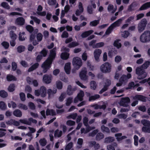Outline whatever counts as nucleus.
Instances as JSON below:
<instances>
[{
  "label": "nucleus",
  "mask_w": 150,
  "mask_h": 150,
  "mask_svg": "<svg viewBox=\"0 0 150 150\" xmlns=\"http://www.w3.org/2000/svg\"><path fill=\"white\" fill-rule=\"evenodd\" d=\"M104 45V43L103 42H100L96 44L93 45V48H99L103 47Z\"/></svg>",
  "instance_id": "obj_46"
},
{
  "label": "nucleus",
  "mask_w": 150,
  "mask_h": 150,
  "mask_svg": "<svg viewBox=\"0 0 150 150\" xmlns=\"http://www.w3.org/2000/svg\"><path fill=\"white\" fill-rule=\"evenodd\" d=\"M102 53V51L99 49H96L94 52V56L95 60L97 62L99 61V57Z\"/></svg>",
  "instance_id": "obj_13"
},
{
  "label": "nucleus",
  "mask_w": 150,
  "mask_h": 150,
  "mask_svg": "<svg viewBox=\"0 0 150 150\" xmlns=\"http://www.w3.org/2000/svg\"><path fill=\"white\" fill-rule=\"evenodd\" d=\"M131 77V75L130 74L128 73L127 76L123 75L120 79V82L117 83L116 86H121L122 84L127 83L129 79Z\"/></svg>",
  "instance_id": "obj_6"
},
{
  "label": "nucleus",
  "mask_w": 150,
  "mask_h": 150,
  "mask_svg": "<svg viewBox=\"0 0 150 150\" xmlns=\"http://www.w3.org/2000/svg\"><path fill=\"white\" fill-rule=\"evenodd\" d=\"M79 9L77 10L76 12V14L77 16H79L82 13L83 11V8L82 4L80 2L79 4Z\"/></svg>",
  "instance_id": "obj_19"
},
{
  "label": "nucleus",
  "mask_w": 150,
  "mask_h": 150,
  "mask_svg": "<svg viewBox=\"0 0 150 150\" xmlns=\"http://www.w3.org/2000/svg\"><path fill=\"white\" fill-rule=\"evenodd\" d=\"M122 136V134L121 133H117L115 134L116 139L118 142H120L122 140L126 138L125 136Z\"/></svg>",
  "instance_id": "obj_26"
},
{
  "label": "nucleus",
  "mask_w": 150,
  "mask_h": 150,
  "mask_svg": "<svg viewBox=\"0 0 150 150\" xmlns=\"http://www.w3.org/2000/svg\"><path fill=\"white\" fill-rule=\"evenodd\" d=\"M101 129L102 131L103 132H105L107 133H109L110 132L109 129L104 125H102L101 127Z\"/></svg>",
  "instance_id": "obj_48"
},
{
  "label": "nucleus",
  "mask_w": 150,
  "mask_h": 150,
  "mask_svg": "<svg viewBox=\"0 0 150 150\" xmlns=\"http://www.w3.org/2000/svg\"><path fill=\"white\" fill-rule=\"evenodd\" d=\"M35 38V35L33 34H31L30 37V40L31 41H33V43L34 45H36L38 44V42L36 40H34V39Z\"/></svg>",
  "instance_id": "obj_41"
},
{
  "label": "nucleus",
  "mask_w": 150,
  "mask_h": 150,
  "mask_svg": "<svg viewBox=\"0 0 150 150\" xmlns=\"http://www.w3.org/2000/svg\"><path fill=\"white\" fill-rule=\"evenodd\" d=\"M19 121L22 124L29 125H31L32 123L36 124L37 122V121L32 117H30L28 119L26 118L20 119Z\"/></svg>",
  "instance_id": "obj_8"
},
{
  "label": "nucleus",
  "mask_w": 150,
  "mask_h": 150,
  "mask_svg": "<svg viewBox=\"0 0 150 150\" xmlns=\"http://www.w3.org/2000/svg\"><path fill=\"white\" fill-rule=\"evenodd\" d=\"M117 9V7L115 6V7L113 5L109 4L108 7V11L110 13H114Z\"/></svg>",
  "instance_id": "obj_23"
},
{
  "label": "nucleus",
  "mask_w": 150,
  "mask_h": 150,
  "mask_svg": "<svg viewBox=\"0 0 150 150\" xmlns=\"http://www.w3.org/2000/svg\"><path fill=\"white\" fill-rule=\"evenodd\" d=\"M129 35V33L127 31H125L122 33V36L124 38H127Z\"/></svg>",
  "instance_id": "obj_53"
},
{
  "label": "nucleus",
  "mask_w": 150,
  "mask_h": 150,
  "mask_svg": "<svg viewBox=\"0 0 150 150\" xmlns=\"http://www.w3.org/2000/svg\"><path fill=\"white\" fill-rule=\"evenodd\" d=\"M83 142V139L82 138L78 139L77 141V145L76 146L77 148L80 149L82 147Z\"/></svg>",
  "instance_id": "obj_33"
},
{
  "label": "nucleus",
  "mask_w": 150,
  "mask_h": 150,
  "mask_svg": "<svg viewBox=\"0 0 150 150\" xmlns=\"http://www.w3.org/2000/svg\"><path fill=\"white\" fill-rule=\"evenodd\" d=\"M46 114L47 115H56V112L54 111L53 110L47 109L46 111Z\"/></svg>",
  "instance_id": "obj_35"
},
{
  "label": "nucleus",
  "mask_w": 150,
  "mask_h": 150,
  "mask_svg": "<svg viewBox=\"0 0 150 150\" xmlns=\"http://www.w3.org/2000/svg\"><path fill=\"white\" fill-rule=\"evenodd\" d=\"M76 89V88L72 89L70 85L68 86L67 90V94L69 95H70L72 94L74 91H75Z\"/></svg>",
  "instance_id": "obj_30"
},
{
  "label": "nucleus",
  "mask_w": 150,
  "mask_h": 150,
  "mask_svg": "<svg viewBox=\"0 0 150 150\" xmlns=\"http://www.w3.org/2000/svg\"><path fill=\"white\" fill-rule=\"evenodd\" d=\"M134 100H138L142 101L145 102L146 101V98L141 95H137L133 97Z\"/></svg>",
  "instance_id": "obj_22"
},
{
  "label": "nucleus",
  "mask_w": 150,
  "mask_h": 150,
  "mask_svg": "<svg viewBox=\"0 0 150 150\" xmlns=\"http://www.w3.org/2000/svg\"><path fill=\"white\" fill-rule=\"evenodd\" d=\"M90 86L91 89L95 90L96 88L97 85L94 81H92L90 83Z\"/></svg>",
  "instance_id": "obj_40"
},
{
  "label": "nucleus",
  "mask_w": 150,
  "mask_h": 150,
  "mask_svg": "<svg viewBox=\"0 0 150 150\" xmlns=\"http://www.w3.org/2000/svg\"><path fill=\"white\" fill-rule=\"evenodd\" d=\"M79 44L76 42H73L69 43L68 46L70 48L78 46Z\"/></svg>",
  "instance_id": "obj_54"
},
{
  "label": "nucleus",
  "mask_w": 150,
  "mask_h": 150,
  "mask_svg": "<svg viewBox=\"0 0 150 150\" xmlns=\"http://www.w3.org/2000/svg\"><path fill=\"white\" fill-rule=\"evenodd\" d=\"M114 141V139L113 137H106L105 139V142L107 143H109L112 142Z\"/></svg>",
  "instance_id": "obj_39"
},
{
  "label": "nucleus",
  "mask_w": 150,
  "mask_h": 150,
  "mask_svg": "<svg viewBox=\"0 0 150 150\" xmlns=\"http://www.w3.org/2000/svg\"><path fill=\"white\" fill-rule=\"evenodd\" d=\"M15 89V86L14 84H11L8 88V90L10 92H13Z\"/></svg>",
  "instance_id": "obj_62"
},
{
  "label": "nucleus",
  "mask_w": 150,
  "mask_h": 150,
  "mask_svg": "<svg viewBox=\"0 0 150 150\" xmlns=\"http://www.w3.org/2000/svg\"><path fill=\"white\" fill-rule=\"evenodd\" d=\"M62 131L57 129L55 132L54 136L55 137H59L62 136Z\"/></svg>",
  "instance_id": "obj_42"
},
{
  "label": "nucleus",
  "mask_w": 150,
  "mask_h": 150,
  "mask_svg": "<svg viewBox=\"0 0 150 150\" xmlns=\"http://www.w3.org/2000/svg\"><path fill=\"white\" fill-rule=\"evenodd\" d=\"M18 107L19 108L26 110L28 109V107L22 103H20L18 105Z\"/></svg>",
  "instance_id": "obj_55"
},
{
  "label": "nucleus",
  "mask_w": 150,
  "mask_h": 150,
  "mask_svg": "<svg viewBox=\"0 0 150 150\" xmlns=\"http://www.w3.org/2000/svg\"><path fill=\"white\" fill-rule=\"evenodd\" d=\"M87 69L86 68L84 67L82 68L79 74V76L81 79L83 80L88 79V77L86 76Z\"/></svg>",
  "instance_id": "obj_11"
},
{
  "label": "nucleus",
  "mask_w": 150,
  "mask_h": 150,
  "mask_svg": "<svg viewBox=\"0 0 150 150\" xmlns=\"http://www.w3.org/2000/svg\"><path fill=\"white\" fill-rule=\"evenodd\" d=\"M149 64L150 62L148 61H146L141 67L137 68L136 71V74L138 75V79H142L146 76L147 74L143 69H147Z\"/></svg>",
  "instance_id": "obj_2"
},
{
  "label": "nucleus",
  "mask_w": 150,
  "mask_h": 150,
  "mask_svg": "<svg viewBox=\"0 0 150 150\" xmlns=\"http://www.w3.org/2000/svg\"><path fill=\"white\" fill-rule=\"evenodd\" d=\"M25 23V20L22 17H19L17 19L16 23L19 25H23Z\"/></svg>",
  "instance_id": "obj_25"
},
{
  "label": "nucleus",
  "mask_w": 150,
  "mask_h": 150,
  "mask_svg": "<svg viewBox=\"0 0 150 150\" xmlns=\"http://www.w3.org/2000/svg\"><path fill=\"white\" fill-rule=\"evenodd\" d=\"M110 81L109 79L107 80L106 82L105 83V84L103 88L100 91L99 93L100 94H102L103 92L106 91L108 88V87L110 85Z\"/></svg>",
  "instance_id": "obj_15"
},
{
  "label": "nucleus",
  "mask_w": 150,
  "mask_h": 150,
  "mask_svg": "<svg viewBox=\"0 0 150 150\" xmlns=\"http://www.w3.org/2000/svg\"><path fill=\"white\" fill-rule=\"evenodd\" d=\"M141 123L143 125L147 127H150V122L148 120H142Z\"/></svg>",
  "instance_id": "obj_34"
},
{
  "label": "nucleus",
  "mask_w": 150,
  "mask_h": 150,
  "mask_svg": "<svg viewBox=\"0 0 150 150\" xmlns=\"http://www.w3.org/2000/svg\"><path fill=\"white\" fill-rule=\"evenodd\" d=\"M39 143L42 146H45L47 144V141L45 138L41 139L39 140Z\"/></svg>",
  "instance_id": "obj_51"
},
{
  "label": "nucleus",
  "mask_w": 150,
  "mask_h": 150,
  "mask_svg": "<svg viewBox=\"0 0 150 150\" xmlns=\"http://www.w3.org/2000/svg\"><path fill=\"white\" fill-rule=\"evenodd\" d=\"M52 79V76L51 75H44L43 76V81L45 83L49 84L51 81Z\"/></svg>",
  "instance_id": "obj_17"
},
{
  "label": "nucleus",
  "mask_w": 150,
  "mask_h": 150,
  "mask_svg": "<svg viewBox=\"0 0 150 150\" xmlns=\"http://www.w3.org/2000/svg\"><path fill=\"white\" fill-rule=\"evenodd\" d=\"M70 65L71 63L70 62L67 63L65 64L64 69L65 71L67 74H69L70 70Z\"/></svg>",
  "instance_id": "obj_28"
},
{
  "label": "nucleus",
  "mask_w": 150,
  "mask_h": 150,
  "mask_svg": "<svg viewBox=\"0 0 150 150\" xmlns=\"http://www.w3.org/2000/svg\"><path fill=\"white\" fill-rule=\"evenodd\" d=\"M60 79L62 81L65 82H68V79L67 78H66L64 77V74L60 73Z\"/></svg>",
  "instance_id": "obj_44"
},
{
  "label": "nucleus",
  "mask_w": 150,
  "mask_h": 150,
  "mask_svg": "<svg viewBox=\"0 0 150 150\" xmlns=\"http://www.w3.org/2000/svg\"><path fill=\"white\" fill-rule=\"evenodd\" d=\"M8 96L7 93L4 90H1L0 91V96L3 98L6 97Z\"/></svg>",
  "instance_id": "obj_58"
},
{
  "label": "nucleus",
  "mask_w": 150,
  "mask_h": 150,
  "mask_svg": "<svg viewBox=\"0 0 150 150\" xmlns=\"http://www.w3.org/2000/svg\"><path fill=\"white\" fill-rule=\"evenodd\" d=\"M93 32V31L92 30L86 31L82 34L81 36L83 38H86L92 33Z\"/></svg>",
  "instance_id": "obj_29"
},
{
  "label": "nucleus",
  "mask_w": 150,
  "mask_h": 150,
  "mask_svg": "<svg viewBox=\"0 0 150 150\" xmlns=\"http://www.w3.org/2000/svg\"><path fill=\"white\" fill-rule=\"evenodd\" d=\"M19 39L20 40L23 41L25 39V33L23 32L22 33H20L19 34Z\"/></svg>",
  "instance_id": "obj_61"
},
{
  "label": "nucleus",
  "mask_w": 150,
  "mask_h": 150,
  "mask_svg": "<svg viewBox=\"0 0 150 150\" xmlns=\"http://www.w3.org/2000/svg\"><path fill=\"white\" fill-rule=\"evenodd\" d=\"M39 65L38 63H36L33 65L28 70V71L30 72L33 71L35 69L38 67Z\"/></svg>",
  "instance_id": "obj_50"
},
{
  "label": "nucleus",
  "mask_w": 150,
  "mask_h": 150,
  "mask_svg": "<svg viewBox=\"0 0 150 150\" xmlns=\"http://www.w3.org/2000/svg\"><path fill=\"white\" fill-rule=\"evenodd\" d=\"M48 4L50 5L53 6L55 5H56L55 6V8H57L58 7V4L57 3L56 0H48Z\"/></svg>",
  "instance_id": "obj_36"
},
{
  "label": "nucleus",
  "mask_w": 150,
  "mask_h": 150,
  "mask_svg": "<svg viewBox=\"0 0 150 150\" xmlns=\"http://www.w3.org/2000/svg\"><path fill=\"white\" fill-rule=\"evenodd\" d=\"M104 137V135L101 133H98L96 136V139L97 140H100Z\"/></svg>",
  "instance_id": "obj_43"
},
{
  "label": "nucleus",
  "mask_w": 150,
  "mask_h": 150,
  "mask_svg": "<svg viewBox=\"0 0 150 150\" xmlns=\"http://www.w3.org/2000/svg\"><path fill=\"white\" fill-rule=\"evenodd\" d=\"M25 47L23 46H20L17 48L18 52L19 53H21L24 51Z\"/></svg>",
  "instance_id": "obj_64"
},
{
  "label": "nucleus",
  "mask_w": 150,
  "mask_h": 150,
  "mask_svg": "<svg viewBox=\"0 0 150 150\" xmlns=\"http://www.w3.org/2000/svg\"><path fill=\"white\" fill-rule=\"evenodd\" d=\"M147 23V21L146 19H142L138 25V30L139 32H142L144 30Z\"/></svg>",
  "instance_id": "obj_9"
},
{
  "label": "nucleus",
  "mask_w": 150,
  "mask_h": 150,
  "mask_svg": "<svg viewBox=\"0 0 150 150\" xmlns=\"http://www.w3.org/2000/svg\"><path fill=\"white\" fill-rule=\"evenodd\" d=\"M13 114L15 116L18 117H20L22 115V113L21 111L17 109L14 110L13 112Z\"/></svg>",
  "instance_id": "obj_31"
},
{
  "label": "nucleus",
  "mask_w": 150,
  "mask_h": 150,
  "mask_svg": "<svg viewBox=\"0 0 150 150\" xmlns=\"http://www.w3.org/2000/svg\"><path fill=\"white\" fill-rule=\"evenodd\" d=\"M149 8H150V1L143 4L140 8L139 10L140 11L146 10Z\"/></svg>",
  "instance_id": "obj_20"
},
{
  "label": "nucleus",
  "mask_w": 150,
  "mask_h": 150,
  "mask_svg": "<svg viewBox=\"0 0 150 150\" xmlns=\"http://www.w3.org/2000/svg\"><path fill=\"white\" fill-rule=\"evenodd\" d=\"M88 118L86 117H84L83 119V123L86 127L85 129L84 128H81V134H86L92 130L94 129L95 128L94 127H90L88 125Z\"/></svg>",
  "instance_id": "obj_3"
},
{
  "label": "nucleus",
  "mask_w": 150,
  "mask_h": 150,
  "mask_svg": "<svg viewBox=\"0 0 150 150\" xmlns=\"http://www.w3.org/2000/svg\"><path fill=\"white\" fill-rule=\"evenodd\" d=\"M130 101V99L128 97L122 98L119 103L120 105L124 107H127Z\"/></svg>",
  "instance_id": "obj_10"
},
{
  "label": "nucleus",
  "mask_w": 150,
  "mask_h": 150,
  "mask_svg": "<svg viewBox=\"0 0 150 150\" xmlns=\"http://www.w3.org/2000/svg\"><path fill=\"white\" fill-rule=\"evenodd\" d=\"M42 9V7L41 5H39L37 8V14L40 16H44L46 14V13L45 11L41 12Z\"/></svg>",
  "instance_id": "obj_21"
},
{
  "label": "nucleus",
  "mask_w": 150,
  "mask_h": 150,
  "mask_svg": "<svg viewBox=\"0 0 150 150\" xmlns=\"http://www.w3.org/2000/svg\"><path fill=\"white\" fill-rule=\"evenodd\" d=\"M72 64L74 68L76 69L80 68L82 65V62L81 59L77 57L73 58Z\"/></svg>",
  "instance_id": "obj_7"
},
{
  "label": "nucleus",
  "mask_w": 150,
  "mask_h": 150,
  "mask_svg": "<svg viewBox=\"0 0 150 150\" xmlns=\"http://www.w3.org/2000/svg\"><path fill=\"white\" fill-rule=\"evenodd\" d=\"M100 97L99 95L96 94L93 96H91L89 97V100L90 101L94 100Z\"/></svg>",
  "instance_id": "obj_45"
},
{
  "label": "nucleus",
  "mask_w": 150,
  "mask_h": 150,
  "mask_svg": "<svg viewBox=\"0 0 150 150\" xmlns=\"http://www.w3.org/2000/svg\"><path fill=\"white\" fill-rule=\"evenodd\" d=\"M46 88L44 86H41L40 89V95L42 97H44L46 95Z\"/></svg>",
  "instance_id": "obj_27"
},
{
  "label": "nucleus",
  "mask_w": 150,
  "mask_h": 150,
  "mask_svg": "<svg viewBox=\"0 0 150 150\" xmlns=\"http://www.w3.org/2000/svg\"><path fill=\"white\" fill-rule=\"evenodd\" d=\"M91 106L94 107L95 109H104L106 107V104L104 103V104L102 105H100L97 104H95L91 105Z\"/></svg>",
  "instance_id": "obj_24"
},
{
  "label": "nucleus",
  "mask_w": 150,
  "mask_h": 150,
  "mask_svg": "<svg viewBox=\"0 0 150 150\" xmlns=\"http://www.w3.org/2000/svg\"><path fill=\"white\" fill-rule=\"evenodd\" d=\"M142 131L145 132L150 133V127H147L144 126L142 127Z\"/></svg>",
  "instance_id": "obj_63"
},
{
  "label": "nucleus",
  "mask_w": 150,
  "mask_h": 150,
  "mask_svg": "<svg viewBox=\"0 0 150 150\" xmlns=\"http://www.w3.org/2000/svg\"><path fill=\"white\" fill-rule=\"evenodd\" d=\"M112 66L109 62H106L103 64L100 67L101 71L104 73L110 72L111 71Z\"/></svg>",
  "instance_id": "obj_5"
},
{
  "label": "nucleus",
  "mask_w": 150,
  "mask_h": 150,
  "mask_svg": "<svg viewBox=\"0 0 150 150\" xmlns=\"http://www.w3.org/2000/svg\"><path fill=\"white\" fill-rule=\"evenodd\" d=\"M84 95V92L82 91H80V92L78 94L74 100L75 103H78L79 101H81L83 100V98Z\"/></svg>",
  "instance_id": "obj_12"
},
{
  "label": "nucleus",
  "mask_w": 150,
  "mask_h": 150,
  "mask_svg": "<svg viewBox=\"0 0 150 150\" xmlns=\"http://www.w3.org/2000/svg\"><path fill=\"white\" fill-rule=\"evenodd\" d=\"M139 85V83H136L135 84L133 82H132L130 83L128 85V87L126 88L127 89H131L133 87H134L135 86H138Z\"/></svg>",
  "instance_id": "obj_38"
},
{
  "label": "nucleus",
  "mask_w": 150,
  "mask_h": 150,
  "mask_svg": "<svg viewBox=\"0 0 150 150\" xmlns=\"http://www.w3.org/2000/svg\"><path fill=\"white\" fill-rule=\"evenodd\" d=\"M56 48H55L50 51V54L48 57L42 65V67L43 69L44 73H45L47 70L50 68L52 61L56 56Z\"/></svg>",
  "instance_id": "obj_1"
},
{
  "label": "nucleus",
  "mask_w": 150,
  "mask_h": 150,
  "mask_svg": "<svg viewBox=\"0 0 150 150\" xmlns=\"http://www.w3.org/2000/svg\"><path fill=\"white\" fill-rule=\"evenodd\" d=\"M10 35L11 38L12 40L10 41V45L12 46L13 47L16 45L15 40L16 39L17 36L12 31L10 32Z\"/></svg>",
  "instance_id": "obj_14"
},
{
  "label": "nucleus",
  "mask_w": 150,
  "mask_h": 150,
  "mask_svg": "<svg viewBox=\"0 0 150 150\" xmlns=\"http://www.w3.org/2000/svg\"><path fill=\"white\" fill-rule=\"evenodd\" d=\"M69 55V54L68 53L63 52L61 54V57L63 59L66 60L68 58Z\"/></svg>",
  "instance_id": "obj_32"
},
{
  "label": "nucleus",
  "mask_w": 150,
  "mask_h": 150,
  "mask_svg": "<svg viewBox=\"0 0 150 150\" xmlns=\"http://www.w3.org/2000/svg\"><path fill=\"white\" fill-rule=\"evenodd\" d=\"M140 41L142 42H147L150 41V31H145L141 35Z\"/></svg>",
  "instance_id": "obj_4"
},
{
  "label": "nucleus",
  "mask_w": 150,
  "mask_h": 150,
  "mask_svg": "<svg viewBox=\"0 0 150 150\" xmlns=\"http://www.w3.org/2000/svg\"><path fill=\"white\" fill-rule=\"evenodd\" d=\"M47 92L49 96L50 97L51 96L56 93L57 89L55 88L52 91L51 89H49L47 90Z\"/></svg>",
  "instance_id": "obj_47"
},
{
  "label": "nucleus",
  "mask_w": 150,
  "mask_h": 150,
  "mask_svg": "<svg viewBox=\"0 0 150 150\" xmlns=\"http://www.w3.org/2000/svg\"><path fill=\"white\" fill-rule=\"evenodd\" d=\"M98 132V129H96L92 132L89 133L88 134V136L90 137H93L94 136L96 133H97Z\"/></svg>",
  "instance_id": "obj_59"
},
{
  "label": "nucleus",
  "mask_w": 150,
  "mask_h": 150,
  "mask_svg": "<svg viewBox=\"0 0 150 150\" xmlns=\"http://www.w3.org/2000/svg\"><path fill=\"white\" fill-rule=\"evenodd\" d=\"M125 19V18L123 17L119 19L117 21H116L113 23H112L111 25L112 28H114L116 27H118L120 26V25L122 23V21L124 20Z\"/></svg>",
  "instance_id": "obj_16"
},
{
  "label": "nucleus",
  "mask_w": 150,
  "mask_h": 150,
  "mask_svg": "<svg viewBox=\"0 0 150 150\" xmlns=\"http://www.w3.org/2000/svg\"><path fill=\"white\" fill-rule=\"evenodd\" d=\"M7 79L8 81H15L16 79L15 77L12 75H8L7 76Z\"/></svg>",
  "instance_id": "obj_60"
},
{
  "label": "nucleus",
  "mask_w": 150,
  "mask_h": 150,
  "mask_svg": "<svg viewBox=\"0 0 150 150\" xmlns=\"http://www.w3.org/2000/svg\"><path fill=\"white\" fill-rule=\"evenodd\" d=\"M47 53V51H46L45 49H43L40 52V54L41 55H38L37 57V61H39L41 59L42 57H45Z\"/></svg>",
  "instance_id": "obj_18"
},
{
  "label": "nucleus",
  "mask_w": 150,
  "mask_h": 150,
  "mask_svg": "<svg viewBox=\"0 0 150 150\" xmlns=\"http://www.w3.org/2000/svg\"><path fill=\"white\" fill-rule=\"evenodd\" d=\"M120 40H116L114 41L113 45L114 46L116 47L117 48L119 49L121 46V43L119 42Z\"/></svg>",
  "instance_id": "obj_37"
},
{
  "label": "nucleus",
  "mask_w": 150,
  "mask_h": 150,
  "mask_svg": "<svg viewBox=\"0 0 150 150\" xmlns=\"http://www.w3.org/2000/svg\"><path fill=\"white\" fill-rule=\"evenodd\" d=\"M56 85L57 88L58 89H61L62 87V82L60 81H56Z\"/></svg>",
  "instance_id": "obj_52"
},
{
  "label": "nucleus",
  "mask_w": 150,
  "mask_h": 150,
  "mask_svg": "<svg viewBox=\"0 0 150 150\" xmlns=\"http://www.w3.org/2000/svg\"><path fill=\"white\" fill-rule=\"evenodd\" d=\"M77 114L76 113H73L70 114L67 116V118L68 119H72L73 120L76 119L77 117Z\"/></svg>",
  "instance_id": "obj_56"
},
{
  "label": "nucleus",
  "mask_w": 150,
  "mask_h": 150,
  "mask_svg": "<svg viewBox=\"0 0 150 150\" xmlns=\"http://www.w3.org/2000/svg\"><path fill=\"white\" fill-rule=\"evenodd\" d=\"M6 108V105L3 101L0 102V109L2 110H5Z\"/></svg>",
  "instance_id": "obj_57"
},
{
  "label": "nucleus",
  "mask_w": 150,
  "mask_h": 150,
  "mask_svg": "<svg viewBox=\"0 0 150 150\" xmlns=\"http://www.w3.org/2000/svg\"><path fill=\"white\" fill-rule=\"evenodd\" d=\"M117 146V144L115 143H114L112 145H110L108 146L107 149L108 150H115V149L113 146Z\"/></svg>",
  "instance_id": "obj_49"
}]
</instances>
